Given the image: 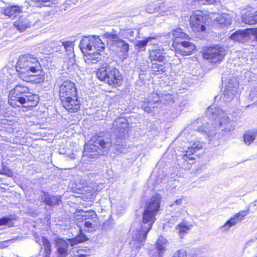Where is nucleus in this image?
<instances>
[{
    "label": "nucleus",
    "instance_id": "58836bf2",
    "mask_svg": "<svg viewBox=\"0 0 257 257\" xmlns=\"http://www.w3.org/2000/svg\"><path fill=\"white\" fill-rule=\"evenodd\" d=\"M81 216L80 219L81 221H85L88 219H96L97 218L96 213L92 210L88 211H83Z\"/></svg>",
    "mask_w": 257,
    "mask_h": 257
},
{
    "label": "nucleus",
    "instance_id": "cd10ccee",
    "mask_svg": "<svg viewBox=\"0 0 257 257\" xmlns=\"http://www.w3.org/2000/svg\"><path fill=\"white\" fill-rule=\"evenodd\" d=\"M59 257H66L67 255L68 243L62 238H58L55 240Z\"/></svg>",
    "mask_w": 257,
    "mask_h": 257
},
{
    "label": "nucleus",
    "instance_id": "a18cd8bd",
    "mask_svg": "<svg viewBox=\"0 0 257 257\" xmlns=\"http://www.w3.org/2000/svg\"><path fill=\"white\" fill-rule=\"evenodd\" d=\"M12 220V219L8 216H4L0 218V226L8 224Z\"/></svg>",
    "mask_w": 257,
    "mask_h": 257
},
{
    "label": "nucleus",
    "instance_id": "4d7b16f0",
    "mask_svg": "<svg viewBox=\"0 0 257 257\" xmlns=\"http://www.w3.org/2000/svg\"><path fill=\"white\" fill-rule=\"evenodd\" d=\"M87 256L86 255L83 254H78L77 257H86Z\"/></svg>",
    "mask_w": 257,
    "mask_h": 257
},
{
    "label": "nucleus",
    "instance_id": "6e6d98bb",
    "mask_svg": "<svg viewBox=\"0 0 257 257\" xmlns=\"http://www.w3.org/2000/svg\"><path fill=\"white\" fill-rule=\"evenodd\" d=\"M253 19L255 20L254 24H257V11L253 15Z\"/></svg>",
    "mask_w": 257,
    "mask_h": 257
},
{
    "label": "nucleus",
    "instance_id": "09e8293b",
    "mask_svg": "<svg viewBox=\"0 0 257 257\" xmlns=\"http://www.w3.org/2000/svg\"><path fill=\"white\" fill-rule=\"evenodd\" d=\"M200 5H210L217 4V0H196Z\"/></svg>",
    "mask_w": 257,
    "mask_h": 257
},
{
    "label": "nucleus",
    "instance_id": "5701e85b",
    "mask_svg": "<svg viewBox=\"0 0 257 257\" xmlns=\"http://www.w3.org/2000/svg\"><path fill=\"white\" fill-rule=\"evenodd\" d=\"M232 19L230 14L223 13L219 14L214 20V25L219 28H223L230 26Z\"/></svg>",
    "mask_w": 257,
    "mask_h": 257
},
{
    "label": "nucleus",
    "instance_id": "a211bd4d",
    "mask_svg": "<svg viewBox=\"0 0 257 257\" xmlns=\"http://www.w3.org/2000/svg\"><path fill=\"white\" fill-rule=\"evenodd\" d=\"M61 101L63 107L70 112H75L80 108V101L77 96L62 98Z\"/></svg>",
    "mask_w": 257,
    "mask_h": 257
},
{
    "label": "nucleus",
    "instance_id": "6ab92c4d",
    "mask_svg": "<svg viewBox=\"0 0 257 257\" xmlns=\"http://www.w3.org/2000/svg\"><path fill=\"white\" fill-rule=\"evenodd\" d=\"M34 24L32 17L30 16L27 17H20L14 22V25L18 31L23 32L26 29L31 28Z\"/></svg>",
    "mask_w": 257,
    "mask_h": 257
},
{
    "label": "nucleus",
    "instance_id": "473e14b6",
    "mask_svg": "<svg viewBox=\"0 0 257 257\" xmlns=\"http://www.w3.org/2000/svg\"><path fill=\"white\" fill-rule=\"evenodd\" d=\"M104 37L108 39V41L110 46L120 39L118 32L114 29H112L110 32L104 33Z\"/></svg>",
    "mask_w": 257,
    "mask_h": 257
},
{
    "label": "nucleus",
    "instance_id": "20e7f679",
    "mask_svg": "<svg viewBox=\"0 0 257 257\" xmlns=\"http://www.w3.org/2000/svg\"><path fill=\"white\" fill-rule=\"evenodd\" d=\"M98 79L110 86L117 87L122 84V76L118 69L107 64H102L96 73Z\"/></svg>",
    "mask_w": 257,
    "mask_h": 257
},
{
    "label": "nucleus",
    "instance_id": "a19ab883",
    "mask_svg": "<svg viewBox=\"0 0 257 257\" xmlns=\"http://www.w3.org/2000/svg\"><path fill=\"white\" fill-rule=\"evenodd\" d=\"M36 4H39V7H51L52 5L57 4L58 0H32Z\"/></svg>",
    "mask_w": 257,
    "mask_h": 257
},
{
    "label": "nucleus",
    "instance_id": "7c9ffc66",
    "mask_svg": "<svg viewBox=\"0 0 257 257\" xmlns=\"http://www.w3.org/2000/svg\"><path fill=\"white\" fill-rule=\"evenodd\" d=\"M192 225L186 222L183 221L176 226V229L178 231L179 236L183 238L191 230Z\"/></svg>",
    "mask_w": 257,
    "mask_h": 257
},
{
    "label": "nucleus",
    "instance_id": "1a4fd4ad",
    "mask_svg": "<svg viewBox=\"0 0 257 257\" xmlns=\"http://www.w3.org/2000/svg\"><path fill=\"white\" fill-rule=\"evenodd\" d=\"M226 54V50L223 47L216 45L204 48L203 56L210 63L216 64L221 62Z\"/></svg>",
    "mask_w": 257,
    "mask_h": 257
},
{
    "label": "nucleus",
    "instance_id": "423d86ee",
    "mask_svg": "<svg viewBox=\"0 0 257 257\" xmlns=\"http://www.w3.org/2000/svg\"><path fill=\"white\" fill-rule=\"evenodd\" d=\"M41 68L38 58L29 54L21 56L16 66L21 78H25L27 75L31 73H34Z\"/></svg>",
    "mask_w": 257,
    "mask_h": 257
},
{
    "label": "nucleus",
    "instance_id": "bf43d9fd",
    "mask_svg": "<svg viewBox=\"0 0 257 257\" xmlns=\"http://www.w3.org/2000/svg\"><path fill=\"white\" fill-rule=\"evenodd\" d=\"M217 97H218V96H216L215 97L214 99H215V100H217Z\"/></svg>",
    "mask_w": 257,
    "mask_h": 257
},
{
    "label": "nucleus",
    "instance_id": "603ef678",
    "mask_svg": "<svg viewBox=\"0 0 257 257\" xmlns=\"http://www.w3.org/2000/svg\"><path fill=\"white\" fill-rule=\"evenodd\" d=\"M178 220V217L177 216H172L170 218L169 221L170 222H176Z\"/></svg>",
    "mask_w": 257,
    "mask_h": 257
},
{
    "label": "nucleus",
    "instance_id": "b1692460",
    "mask_svg": "<svg viewBox=\"0 0 257 257\" xmlns=\"http://www.w3.org/2000/svg\"><path fill=\"white\" fill-rule=\"evenodd\" d=\"M159 105L160 108L172 104L174 102L173 95L167 91L157 92Z\"/></svg>",
    "mask_w": 257,
    "mask_h": 257
},
{
    "label": "nucleus",
    "instance_id": "39448f33",
    "mask_svg": "<svg viewBox=\"0 0 257 257\" xmlns=\"http://www.w3.org/2000/svg\"><path fill=\"white\" fill-rule=\"evenodd\" d=\"M113 134L111 140L109 139L111 146L114 145L119 150L125 146V139L128 136V127L127 120L119 118L115 120L112 128Z\"/></svg>",
    "mask_w": 257,
    "mask_h": 257
},
{
    "label": "nucleus",
    "instance_id": "f257e3e1",
    "mask_svg": "<svg viewBox=\"0 0 257 257\" xmlns=\"http://www.w3.org/2000/svg\"><path fill=\"white\" fill-rule=\"evenodd\" d=\"M208 123L203 119L198 118L185 128L180 135L179 139L181 141L185 143L192 144L191 146H187V150L176 156L178 164L182 168H189L191 164L194 163V158L191 155L205 146V143L196 138L197 132L204 134L208 138L215 136V127H214L213 130L208 129L209 127H207Z\"/></svg>",
    "mask_w": 257,
    "mask_h": 257
},
{
    "label": "nucleus",
    "instance_id": "3c124183",
    "mask_svg": "<svg viewBox=\"0 0 257 257\" xmlns=\"http://www.w3.org/2000/svg\"><path fill=\"white\" fill-rule=\"evenodd\" d=\"M5 108L4 102L0 99V114H2V111Z\"/></svg>",
    "mask_w": 257,
    "mask_h": 257
},
{
    "label": "nucleus",
    "instance_id": "0eeeda50",
    "mask_svg": "<svg viewBox=\"0 0 257 257\" xmlns=\"http://www.w3.org/2000/svg\"><path fill=\"white\" fill-rule=\"evenodd\" d=\"M79 47L83 53L92 52V53H97L92 59L98 62L101 59L100 55L98 54V52H101L105 49V44L99 36H89L84 37L82 39Z\"/></svg>",
    "mask_w": 257,
    "mask_h": 257
},
{
    "label": "nucleus",
    "instance_id": "e433bc0d",
    "mask_svg": "<svg viewBox=\"0 0 257 257\" xmlns=\"http://www.w3.org/2000/svg\"><path fill=\"white\" fill-rule=\"evenodd\" d=\"M166 239L163 236H160L156 242V250L158 257H162L163 251L164 250V244L166 242Z\"/></svg>",
    "mask_w": 257,
    "mask_h": 257
},
{
    "label": "nucleus",
    "instance_id": "79ce46f5",
    "mask_svg": "<svg viewBox=\"0 0 257 257\" xmlns=\"http://www.w3.org/2000/svg\"><path fill=\"white\" fill-rule=\"evenodd\" d=\"M241 21L245 24L251 25H254L255 20L253 19V16L247 15L243 14L241 16Z\"/></svg>",
    "mask_w": 257,
    "mask_h": 257
},
{
    "label": "nucleus",
    "instance_id": "49530a36",
    "mask_svg": "<svg viewBox=\"0 0 257 257\" xmlns=\"http://www.w3.org/2000/svg\"><path fill=\"white\" fill-rule=\"evenodd\" d=\"M95 219H88L85 220V221H82V222H84V225L85 227L89 229L93 228V222L95 221Z\"/></svg>",
    "mask_w": 257,
    "mask_h": 257
},
{
    "label": "nucleus",
    "instance_id": "052dcab7",
    "mask_svg": "<svg viewBox=\"0 0 257 257\" xmlns=\"http://www.w3.org/2000/svg\"><path fill=\"white\" fill-rule=\"evenodd\" d=\"M256 257H257V256H256Z\"/></svg>",
    "mask_w": 257,
    "mask_h": 257
},
{
    "label": "nucleus",
    "instance_id": "c9c22d12",
    "mask_svg": "<svg viewBox=\"0 0 257 257\" xmlns=\"http://www.w3.org/2000/svg\"><path fill=\"white\" fill-rule=\"evenodd\" d=\"M42 244L44 249L45 255L44 257H50L52 252L51 243L46 237H42Z\"/></svg>",
    "mask_w": 257,
    "mask_h": 257
},
{
    "label": "nucleus",
    "instance_id": "4c0bfd02",
    "mask_svg": "<svg viewBox=\"0 0 257 257\" xmlns=\"http://www.w3.org/2000/svg\"><path fill=\"white\" fill-rule=\"evenodd\" d=\"M50 47L54 52H64L65 47H64L63 41H53L50 44Z\"/></svg>",
    "mask_w": 257,
    "mask_h": 257
},
{
    "label": "nucleus",
    "instance_id": "412c9836",
    "mask_svg": "<svg viewBox=\"0 0 257 257\" xmlns=\"http://www.w3.org/2000/svg\"><path fill=\"white\" fill-rule=\"evenodd\" d=\"M161 0H148V4L146 7V12L149 14H154L158 12L160 10L162 12H165L169 10L168 8H166V4L163 2H161Z\"/></svg>",
    "mask_w": 257,
    "mask_h": 257
},
{
    "label": "nucleus",
    "instance_id": "f704fd0d",
    "mask_svg": "<svg viewBox=\"0 0 257 257\" xmlns=\"http://www.w3.org/2000/svg\"><path fill=\"white\" fill-rule=\"evenodd\" d=\"M256 138H257V130L247 132L243 136L245 144L248 146L252 143Z\"/></svg>",
    "mask_w": 257,
    "mask_h": 257
},
{
    "label": "nucleus",
    "instance_id": "c03bdc74",
    "mask_svg": "<svg viewBox=\"0 0 257 257\" xmlns=\"http://www.w3.org/2000/svg\"><path fill=\"white\" fill-rule=\"evenodd\" d=\"M63 43L65 47L64 51L71 52L72 51L74 44L72 42L63 41Z\"/></svg>",
    "mask_w": 257,
    "mask_h": 257
},
{
    "label": "nucleus",
    "instance_id": "13d9d810",
    "mask_svg": "<svg viewBox=\"0 0 257 257\" xmlns=\"http://www.w3.org/2000/svg\"><path fill=\"white\" fill-rule=\"evenodd\" d=\"M86 184V182L85 181V180H82V185H85Z\"/></svg>",
    "mask_w": 257,
    "mask_h": 257
},
{
    "label": "nucleus",
    "instance_id": "6e6552de",
    "mask_svg": "<svg viewBox=\"0 0 257 257\" xmlns=\"http://www.w3.org/2000/svg\"><path fill=\"white\" fill-rule=\"evenodd\" d=\"M149 58L152 62V71L156 75L161 74L166 70L165 64L166 59L160 49H153L150 50Z\"/></svg>",
    "mask_w": 257,
    "mask_h": 257
},
{
    "label": "nucleus",
    "instance_id": "aec40b11",
    "mask_svg": "<svg viewBox=\"0 0 257 257\" xmlns=\"http://www.w3.org/2000/svg\"><path fill=\"white\" fill-rule=\"evenodd\" d=\"M177 51L183 56H187L191 54L196 48L195 45L188 41H183L177 42Z\"/></svg>",
    "mask_w": 257,
    "mask_h": 257
},
{
    "label": "nucleus",
    "instance_id": "393cba45",
    "mask_svg": "<svg viewBox=\"0 0 257 257\" xmlns=\"http://www.w3.org/2000/svg\"><path fill=\"white\" fill-rule=\"evenodd\" d=\"M26 82H30L32 83H41L44 82L45 79L44 72L42 71V68L39 71H37L34 73H31L26 76L25 78H21Z\"/></svg>",
    "mask_w": 257,
    "mask_h": 257
},
{
    "label": "nucleus",
    "instance_id": "864d4df0",
    "mask_svg": "<svg viewBox=\"0 0 257 257\" xmlns=\"http://www.w3.org/2000/svg\"><path fill=\"white\" fill-rule=\"evenodd\" d=\"M140 71L139 75H143L144 73L146 71V68H143V69H140Z\"/></svg>",
    "mask_w": 257,
    "mask_h": 257
},
{
    "label": "nucleus",
    "instance_id": "8fccbe9b",
    "mask_svg": "<svg viewBox=\"0 0 257 257\" xmlns=\"http://www.w3.org/2000/svg\"><path fill=\"white\" fill-rule=\"evenodd\" d=\"M113 223L111 220L106 221L103 227L105 230H109L113 227Z\"/></svg>",
    "mask_w": 257,
    "mask_h": 257
},
{
    "label": "nucleus",
    "instance_id": "7ed1b4c3",
    "mask_svg": "<svg viewBox=\"0 0 257 257\" xmlns=\"http://www.w3.org/2000/svg\"><path fill=\"white\" fill-rule=\"evenodd\" d=\"M110 147L109 139L96 135L92 138L90 144L85 145L83 156L96 158L100 155L107 153Z\"/></svg>",
    "mask_w": 257,
    "mask_h": 257
},
{
    "label": "nucleus",
    "instance_id": "a878e982",
    "mask_svg": "<svg viewBox=\"0 0 257 257\" xmlns=\"http://www.w3.org/2000/svg\"><path fill=\"white\" fill-rule=\"evenodd\" d=\"M112 48H115L118 52L122 53L125 58L128 56L130 45L128 43L122 39H120L111 45Z\"/></svg>",
    "mask_w": 257,
    "mask_h": 257
},
{
    "label": "nucleus",
    "instance_id": "72a5a7b5",
    "mask_svg": "<svg viewBox=\"0 0 257 257\" xmlns=\"http://www.w3.org/2000/svg\"><path fill=\"white\" fill-rule=\"evenodd\" d=\"M88 239L86 235L82 232L81 229H80V233L74 238L70 239L71 246H74L79 243L84 242Z\"/></svg>",
    "mask_w": 257,
    "mask_h": 257
},
{
    "label": "nucleus",
    "instance_id": "c85d7f7f",
    "mask_svg": "<svg viewBox=\"0 0 257 257\" xmlns=\"http://www.w3.org/2000/svg\"><path fill=\"white\" fill-rule=\"evenodd\" d=\"M24 98L25 99L23 102H20V104L24 105L26 107H33L36 106L39 102V96L33 94L30 92V95H27Z\"/></svg>",
    "mask_w": 257,
    "mask_h": 257
},
{
    "label": "nucleus",
    "instance_id": "f03ea898",
    "mask_svg": "<svg viewBox=\"0 0 257 257\" xmlns=\"http://www.w3.org/2000/svg\"><path fill=\"white\" fill-rule=\"evenodd\" d=\"M161 199L160 194L157 193L153 195L146 204L142 222L139 224L135 222L131 227L132 241L135 242L137 249L145 242L148 233L151 229L156 219L155 217L159 211Z\"/></svg>",
    "mask_w": 257,
    "mask_h": 257
},
{
    "label": "nucleus",
    "instance_id": "2f4dec72",
    "mask_svg": "<svg viewBox=\"0 0 257 257\" xmlns=\"http://www.w3.org/2000/svg\"><path fill=\"white\" fill-rule=\"evenodd\" d=\"M21 9L17 6H13L7 8L4 11L5 15L9 18L13 19L16 17L21 12Z\"/></svg>",
    "mask_w": 257,
    "mask_h": 257
},
{
    "label": "nucleus",
    "instance_id": "9b49d317",
    "mask_svg": "<svg viewBox=\"0 0 257 257\" xmlns=\"http://www.w3.org/2000/svg\"><path fill=\"white\" fill-rule=\"evenodd\" d=\"M206 16L200 11H195L190 17V24L194 32H203L206 30Z\"/></svg>",
    "mask_w": 257,
    "mask_h": 257
},
{
    "label": "nucleus",
    "instance_id": "ddd939ff",
    "mask_svg": "<svg viewBox=\"0 0 257 257\" xmlns=\"http://www.w3.org/2000/svg\"><path fill=\"white\" fill-rule=\"evenodd\" d=\"M157 91L150 93L147 98L144 101H141L139 103V106L147 113H152L155 109L160 107L157 102L158 99Z\"/></svg>",
    "mask_w": 257,
    "mask_h": 257
},
{
    "label": "nucleus",
    "instance_id": "ea45409f",
    "mask_svg": "<svg viewBox=\"0 0 257 257\" xmlns=\"http://www.w3.org/2000/svg\"><path fill=\"white\" fill-rule=\"evenodd\" d=\"M135 32H136L137 35L139 34L138 31L136 29H126L121 30L120 34L123 38L129 39L130 38H132L134 36Z\"/></svg>",
    "mask_w": 257,
    "mask_h": 257
},
{
    "label": "nucleus",
    "instance_id": "2eb2a0df",
    "mask_svg": "<svg viewBox=\"0 0 257 257\" xmlns=\"http://www.w3.org/2000/svg\"><path fill=\"white\" fill-rule=\"evenodd\" d=\"M59 96L60 100L62 98L77 96L75 84L69 80L64 81L60 86Z\"/></svg>",
    "mask_w": 257,
    "mask_h": 257
},
{
    "label": "nucleus",
    "instance_id": "5fc2aeb1",
    "mask_svg": "<svg viewBox=\"0 0 257 257\" xmlns=\"http://www.w3.org/2000/svg\"><path fill=\"white\" fill-rule=\"evenodd\" d=\"M181 202H182V199L180 198V199H177L175 201V203L176 204V205H178L181 203Z\"/></svg>",
    "mask_w": 257,
    "mask_h": 257
},
{
    "label": "nucleus",
    "instance_id": "4468645a",
    "mask_svg": "<svg viewBox=\"0 0 257 257\" xmlns=\"http://www.w3.org/2000/svg\"><path fill=\"white\" fill-rule=\"evenodd\" d=\"M225 114V112L221 108L212 106L208 108L206 112L207 117L211 122L207 121L206 119L204 118H201L203 119L208 123V124H207V127H209L208 129L213 130L214 127L215 129L216 130V126H215V121L219 119L221 116H223Z\"/></svg>",
    "mask_w": 257,
    "mask_h": 257
},
{
    "label": "nucleus",
    "instance_id": "dca6fc26",
    "mask_svg": "<svg viewBox=\"0 0 257 257\" xmlns=\"http://www.w3.org/2000/svg\"><path fill=\"white\" fill-rule=\"evenodd\" d=\"M252 34L255 36L257 41V28L255 29H247L244 30H238L233 33L230 38L239 43H244L250 39V35Z\"/></svg>",
    "mask_w": 257,
    "mask_h": 257
},
{
    "label": "nucleus",
    "instance_id": "f8f14e48",
    "mask_svg": "<svg viewBox=\"0 0 257 257\" xmlns=\"http://www.w3.org/2000/svg\"><path fill=\"white\" fill-rule=\"evenodd\" d=\"M215 126H216V130L217 128L220 130L219 135L222 137L230 134L235 128L233 121L226 114L215 121Z\"/></svg>",
    "mask_w": 257,
    "mask_h": 257
},
{
    "label": "nucleus",
    "instance_id": "4be33fe9",
    "mask_svg": "<svg viewBox=\"0 0 257 257\" xmlns=\"http://www.w3.org/2000/svg\"><path fill=\"white\" fill-rule=\"evenodd\" d=\"M40 197L41 202L50 207L58 205L61 202L60 196H55L45 192H43Z\"/></svg>",
    "mask_w": 257,
    "mask_h": 257
},
{
    "label": "nucleus",
    "instance_id": "c756f323",
    "mask_svg": "<svg viewBox=\"0 0 257 257\" xmlns=\"http://www.w3.org/2000/svg\"><path fill=\"white\" fill-rule=\"evenodd\" d=\"M155 38L153 37H149L146 38L145 39L142 40H138L136 42L135 45V49L138 52L145 51L146 50V47L148 44L155 45L156 43L152 42L153 40H155Z\"/></svg>",
    "mask_w": 257,
    "mask_h": 257
},
{
    "label": "nucleus",
    "instance_id": "de8ad7c7",
    "mask_svg": "<svg viewBox=\"0 0 257 257\" xmlns=\"http://www.w3.org/2000/svg\"><path fill=\"white\" fill-rule=\"evenodd\" d=\"M173 257H187L186 251L184 249H180L174 253Z\"/></svg>",
    "mask_w": 257,
    "mask_h": 257
},
{
    "label": "nucleus",
    "instance_id": "bb28decb",
    "mask_svg": "<svg viewBox=\"0 0 257 257\" xmlns=\"http://www.w3.org/2000/svg\"><path fill=\"white\" fill-rule=\"evenodd\" d=\"M236 91V88L231 84L225 86L223 93L220 97V100L223 102H229L232 100Z\"/></svg>",
    "mask_w": 257,
    "mask_h": 257
},
{
    "label": "nucleus",
    "instance_id": "9d476101",
    "mask_svg": "<svg viewBox=\"0 0 257 257\" xmlns=\"http://www.w3.org/2000/svg\"><path fill=\"white\" fill-rule=\"evenodd\" d=\"M27 95H30V90L28 87L19 84L9 93V104L15 107L19 106L17 103L25 101L24 97Z\"/></svg>",
    "mask_w": 257,
    "mask_h": 257
},
{
    "label": "nucleus",
    "instance_id": "37998d69",
    "mask_svg": "<svg viewBox=\"0 0 257 257\" xmlns=\"http://www.w3.org/2000/svg\"><path fill=\"white\" fill-rule=\"evenodd\" d=\"M173 37L174 38H185L187 35L182 31L181 28H178L174 30L171 32Z\"/></svg>",
    "mask_w": 257,
    "mask_h": 257
},
{
    "label": "nucleus",
    "instance_id": "f3484780",
    "mask_svg": "<svg viewBox=\"0 0 257 257\" xmlns=\"http://www.w3.org/2000/svg\"><path fill=\"white\" fill-rule=\"evenodd\" d=\"M249 208H247L246 210L240 211L228 220L224 225L221 226L220 229L223 231H227L231 227L234 226L237 223L243 220L244 217L249 213Z\"/></svg>",
    "mask_w": 257,
    "mask_h": 257
}]
</instances>
